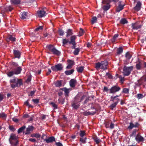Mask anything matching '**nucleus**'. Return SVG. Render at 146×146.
I'll list each match as a JSON object with an SVG mask.
<instances>
[{"label": "nucleus", "mask_w": 146, "mask_h": 146, "mask_svg": "<svg viewBox=\"0 0 146 146\" xmlns=\"http://www.w3.org/2000/svg\"><path fill=\"white\" fill-rule=\"evenodd\" d=\"M11 87L13 89L15 88L19 87L23 84L22 79H19L15 77L14 78L11 79L9 81Z\"/></svg>", "instance_id": "nucleus-1"}, {"label": "nucleus", "mask_w": 146, "mask_h": 146, "mask_svg": "<svg viewBox=\"0 0 146 146\" xmlns=\"http://www.w3.org/2000/svg\"><path fill=\"white\" fill-rule=\"evenodd\" d=\"M121 88L120 87L118 86L117 85H116L112 86L110 89L106 86H104L103 90V92H107L109 90V93L114 94L116 92L119 91Z\"/></svg>", "instance_id": "nucleus-2"}, {"label": "nucleus", "mask_w": 146, "mask_h": 146, "mask_svg": "<svg viewBox=\"0 0 146 146\" xmlns=\"http://www.w3.org/2000/svg\"><path fill=\"white\" fill-rule=\"evenodd\" d=\"M108 63L107 61L105 60L102 61L100 62H99L96 63L95 68L97 69H99L100 68L104 70H105L108 68Z\"/></svg>", "instance_id": "nucleus-3"}, {"label": "nucleus", "mask_w": 146, "mask_h": 146, "mask_svg": "<svg viewBox=\"0 0 146 146\" xmlns=\"http://www.w3.org/2000/svg\"><path fill=\"white\" fill-rule=\"evenodd\" d=\"M133 68V66L129 67L124 66L123 68L124 75L125 76H129Z\"/></svg>", "instance_id": "nucleus-4"}, {"label": "nucleus", "mask_w": 146, "mask_h": 146, "mask_svg": "<svg viewBox=\"0 0 146 146\" xmlns=\"http://www.w3.org/2000/svg\"><path fill=\"white\" fill-rule=\"evenodd\" d=\"M63 68V66L61 64H58L52 66L51 68L53 71H57L62 70Z\"/></svg>", "instance_id": "nucleus-5"}, {"label": "nucleus", "mask_w": 146, "mask_h": 146, "mask_svg": "<svg viewBox=\"0 0 146 146\" xmlns=\"http://www.w3.org/2000/svg\"><path fill=\"white\" fill-rule=\"evenodd\" d=\"M142 25L140 24L139 22H137L131 24V27L133 29L137 30L140 29Z\"/></svg>", "instance_id": "nucleus-6"}, {"label": "nucleus", "mask_w": 146, "mask_h": 146, "mask_svg": "<svg viewBox=\"0 0 146 146\" xmlns=\"http://www.w3.org/2000/svg\"><path fill=\"white\" fill-rule=\"evenodd\" d=\"M135 139L138 143L143 141L144 140V138L140 135V133H138L136 136Z\"/></svg>", "instance_id": "nucleus-7"}, {"label": "nucleus", "mask_w": 146, "mask_h": 146, "mask_svg": "<svg viewBox=\"0 0 146 146\" xmlns=\"http://www.w3.org/2000/svg\"><path fill=\"white\" fill-rule=\"evenodd\" d=\"M37 16L40 18H42L46 15V13L45 11L40 10L37 12Z\"/></svg>", "instance_id": "nucleus-8"}, {"label": "nucleus", "mask_w": 146, "mask_h": 146, "mask_svg": "<svg viewBox=\"0 0 146 146\" xmlns=\"http://www.w3.org/2000/svg\"><path fill=\"white\" fill-rule=\"evenodd\" d=\"M129 125L128 126L127 129H131L134 127H138L139 126L140 124L137 122H136L134 124L132 122H130Z\"/></svg>", "instance_id": "nucleus-9"}, {"label": "nucleus", "mask_w": 146, "mask_h": 146, "mask_svg": "<svg viewBox=\"0 0 146 146\" xmlns=\"http://www.w3.org/2000/svg\"><path fill=\"white\" fill-rule=\"evenodd\" d=\"M13 54L15 56L14 58H17L19 59L21 57V52L18 50H13Z\"/></svg>", "instance_id": "nucleus-10"}, {"label": "nucleus", "mask_w": 146, "mask_h": 146, "mask_svg": "<svg viewBox=\"0 0 146 146\" xmlns=\"http://www.w3.org/2000/svg\"><path fill=\"white\" fill-rule=\"evenodd\" d=\"M22 70L21 67L20 66H19L17 68L13 69L15 74V75H18L21 73Z\"/></svg>", "instance_id": "nucleus-11"}, {"label": "nucleus", "mask_w": 146, "mask_h": 146, "mask_svg": "<svg viewBox=\"0 0 146 146\" xmlns=\"http://www.w3.org/2000/svg\"><path fill=\"white\" fill-rule=\"evenodd\" d=\"M142 4L141 2L139 1L137 2L136 6L134 7V10L136 11H139L141 8Z\"/></svg>", "instance_id": "nucleus-12"}, {"label": "nucleus", "mask_w": 146, "mask_h": 146, "mask_svg": "<svg viewBox=\"0 0 146 146\" xmlns=\"http://www.w3.org/2000/svg\"><path fill=\"white\" fill-rule=\"evenodd\" d=\"M67 62L68 63V65L66 67L67 69H70L71 68L74 63V62L72 60H68Z\"/></svg>", "instance_id": "nucleus-13"}, {"label": "nucleus", "mask_w": 146, "mask_h": 146, "mask_svg": "<svg viewBox=\"0 0 146 146\" xmlns=\"http://www.w3.org/2000/svg\"><path fill=\"white\" fill-rule=\"evenodd\" d=\"M121 1H119V4L118 7L116 9V11L117 12H119L121 11L124 8V6L125 5H121Z\"/></svg>", "instance_id": "nucleus-14"}, {"label": "nucleus", "mask_w": 146, "mask_h": 146, "mask_svg": "<svg viewBox=\"0 0 146 146\" xmlns=\"http://www.w3.org/2000/svg\"><path fill=\"white\" fill-rule=\"evenodd\" d=\"M28 13L25 12H23L21 13L20 14V18L21 19L24 20L28 18Z\"/></svg>", "instance_id": "nucleus-15"}, {"label": "nucleus", "mask_w": 146, "mask_h": 146, "mask_svg": "<svg viewBox=\"0 0 146 146\" xmlns=\"http://www.w3.org/2000/svg\"><path fill=\"white\" fill-rule=\"evenodd\" d=\"M77 83L76 80L74 79H71L69 81L70 85L71 87H74Z\"/></svg>", "instance_id": "nucleus-16"}, {"label": "nucleus", "mask_w": 146, "mask_h": 146, "mask_svg": "<svg viewBox=\"0 0 146 146\" xmlns=\"http://www.w3.org/2000/svg\"><path fill=\"white\" fill-rule=\"evenodd\" d=\"M97 111V110L96 109V111L94 112H90V111H86L83 113V115L85 116H88L89 115H93L96 113V112Z\"/></svg>", "instance_id": "nucleus-17"}, {"label": "nucleus", "mask_w": 146, "mask_h": 146, "mask_svg": "<svg viewBox=\"0 0 146 146\" xmlns=\"http://www.w3.org/2000/svg\"><path fill=\"white\" fill-rule=\"evenodd\" d=\"M44 141H45L47 143H48L55 141V139L54 137L51 136L48 137V139H45Z\"/></svg>", "instance_id": "nucleus-18"}, {"label": "nucleus", "mask_w": 146, "mask_h": 146, "mask_svg": "<svg viewBox=\"0 0 146 146\" xmlns=\"http://www.w3.org/2000/svg\"><path fill=\"white\" fill-rule=\"evenodd\" d=\"M34 127L32 126H29L26 129V132L25 133V135H27L30 133V131H32L34 129Z\"/></svg>", "instance_id": "nucleus-19"}, {"label": "nucleus", "mask_w": 146, "mask_h": 146, "mask_svg": "<svg viewBox=\"0 0 146 146\" xmlns=\"http://www.w3.org/2000/svg\"><path fill=\"white\" fill-rule=\"evenodd\" d=\"M70 89H67L66 88H61L60 90H61L63 91H64L65 92V95L66 97L68 96L69 93V90Z\"/></svg>", "instance_id": "nucleus-20"}, {"label": "nucleus", "mask_w": 146, "mask_h": 146, "mask_svg": "<svg viewBox=\"0 0 146 146\" xmlns=\"http://www.w3.org/2000/svg\"><path fill=\"white\" fill-rule=\"evenodd\" d=\"M17 138V137L15 134H12L10 135L9 141L12 143V141L18 140Z\"/></svg>", "instance_id": "nucleus-21"}, {"label": "nucleus", "mask_w": 146, "mask_h": 146, "mask_svg": "<svg viewBox=\"0 0 146 146\" xmlns=\"http://www.w3.org/2000/svg\"><path fill=\"white\" fill-rule=\"evenodd\" d=\"M72 106L75 109H78L79 106L80 104L76 102L72 101L71 104Z\"/></svg>", "instance_id": "nucleus-22"}, {"label": "nucleus", "mask_w": 146, "mask_h": 146, "mask_svg": "<svg viewBox=\"0 0 146 146\" xmlns=\"http://www.w3.org/2000/svg\"><path fill=\"white\" fill-rule=\"evenodd\" d=\"M76 38V36L73 35L71 36L70 37V40L69 42V43L71 44L72 43L76 42L75 40Z\"/></svg>", "instance_id": "nucleus-23"}, {"label": "nucleus", "mask_w": 146, "mask_h": 146, "mask_svg": "<svg viewBox=\"0 0 146 146\" xmlns=\"http://www.w3.org/2000/svg\"><path fill=\"white\" fill-rule=\"evenodd\" d=\"M51 52H52L53 54L57 56L59 55L60 54V52L57 50L55 48H54L53 50H52V51Z\"/></svg>", "instance_id": "nucleus-24"}, {"label": "nucleus", "mask_w": 146, "mask_h": 146, "mask_svg": "<svg viewBox=\"0 0 146 146\" xmlns=\"http://www.w3.org/2000/svg\"><path fill=\"white\" fill-rule=\"evenodd\" d=\"M118 102H115V103L111 104L109 106V108L112 110H113V109L115 108L118 104Z\"/></svg>", "instance_id": "nucleus-25"}, {"label": "nucleus", "mask_w": 146, "mask_h": 146, "mask_svg": "<svg viewBox=\"0 0 146 146\" xmlns=\"http://www.w3.org/2000/svg\"><path fill=\"white\" fill-rule=\"evenodd\" d=\"M11 3L15 5H18L21 3L20 0H11Z\"/></svg>", "instance_id": "nucleus-26"}, {"label": "nucleus", "mask_w": 146, "mask_h": 146, "mask_svg": "<svg viewBox=\"0 0 146 146\" xmlns=\"http://www.w3.org/2000/svg\"><path fill=\"white\" fill-rule=\"evenodd\" d=\"M13 9V8L11 6H7L4 8L5 12L11 11Z\"/></svg>", "instance_id": "nucleus-27"}, {"label": "nucleus", "mask_w": 146, "mask_h": 146, "mask_svg": "<svg viewBox=\"0 0 146 146\" xmlns=\"http://www.w3.org/2000/svg\"><path fill=\"white\" fill-rule=\"evenodd\" d=\"M142 64L140 61H138L137 62V64L136 65V69L137 70H140L141 68Z\"/></svg>", "instance_id": "nucleus-28"}, {"label": "nucleus", "mask_w": 146, "mask_h": 146, "mask_svg": "<svg viewBox=\"0 0 146 146\" xmlns=\"http://www.w3.org/2000/svg\"><path fill=\"white\" fill-rule=\"evenodd\" d=\"M93 139L97 144H99L102 141L101 140L99 139L96 136L93 137Z\"/></svg>", "instance_id": "nucleus-29"}, {"label": "nucleus", "mask_w": 146, "mask_h": 146, "mask_svg": "<svg viewBox=\"0 0 146 146\" xmlns=\"http://www.w3.org/2000/svg\"><path fill=\"white\" fill-rule=\"evenodd\" d=\"M67 33L66 36L68 37L69 36L72 35L73 34L72 30V29H68L66 32Z\"/></svg>", "instance_id": "nucleus-30"}, {"label": "nucleus", "mask_w": 146, "mask_h": 146, "mask_svg": "<svg viewBox=\"0 0 146 146\" xmlns=\"http://www.w3.org/2000/svg\"><path fill=\"white\" fill-rule=\"evenodd\" d=\"M79 103L81 102L80 100V97L79 95L76 96L74 98V100L73 101Z\"/></svg>", "instance_id": "nucleus-31"}, {"label": "nucleus", "mask_w": 146, "mask_h": 146, "mask_svg": "<svg viewBox=\"0 0 146 146\" xmlns=\"http://www.w3.org/2000/svg\"><path fill=\"white\" fill-rule=\"evenodd\" d=\"M119 96L116 95L114 97L111 96V101H114L115 100H116V102H119L120 100L117 98V97H119Z\"/></svg>", "instance_id": "nucleus-32"}, {"label": "nucleus", "mask_w": 146, "mask_h": 146, "mask_svg": "<svg viewBox=\"0 0 146 146\" xmlns=\"http://www.w3.org/2000/svg\"><path fill=\"white\" fill-rule=\"evenodd\" d=\"M41 135L38 133L32 134L31 135V137H35L36 138H39L40 137Z\"/></svg>", "instance_id": "nucleus-33"}, {"label": "nucleus", "mask_w": 146, "mask_h": 146, "mask_svg": "<svg viewBox=\"0 0 146 146\" xmlns=\"http://www.w3.org/2000/svg\"><path fill=\"white\" fill-rule=\"evenodd\" d=\"M9 141L12 146H16L18 144L19 141L18 140L12 141V143L11 141Z\"/></svg>", "instance_id": "nucleus-34"}, {"label": "nucleus", "mask_w": 146, "mask_h": 146, "mask_svg": "<svg viewBox=\"0 0 146 146\" xmlns=\"http://www.w3.org/2000/svg\"><path fill=\"white\" fill-rule=\"evenodd\" d=\"M74 72V70L73 69L70 70H67L65 71V73L66 75H70L73 73Z\"/></svg>", "instance_id": "nucleus-35"}, {"label": "nucleus", "mask_w": 146, "mask_h": 146, "mask_svg": "<svg viewBox=\"0 0 146 146\" xmlns=\"http://www.w3.org/2000/svg\"><path fill=\"white\" fill-rule=\"evenodd\" d=\"M84 69V67L82 66H80L76 68L77 70L79 73H82Z\"/></svg>", "instance_id": "nucleus-36"}, {"label": "nucleus", "mask_w": 146, "mask_h": 146, "mask_svg": "<svg viewBox=\"0 0 146 146\" xmlns=\"http://www.w3.org/2000/svg\"><path fill=\"white\" fill-rule=\"evenodd\" d=\"M110 7V5L109 4H106V5H104L102 7L103 9L105 11L108 10Z\"/></svg>", "instance_id": "nucleus-37"}, {"label": "nucleus", "mask_w": 146, "mask_h": 146, "mask_svg": "<svg viewBox=\"0 0 146 146\" xmlns=\"http://www.w3.org/2000/svg\"><path fill=\"white\" fill-rule=\"evenodd\" d=\"M128 23V21L125 18L121 19L120 21V23L121 24L124 25Z\"/></svg>", "instance_id": "nucleus-38"}, {"label": "nucleus", "mask_w": 146, "mask_h": 146, "mask_svg": "<svg viewBox=\"0 0 146 146\" xmlns=\"http://www.w3.org/2000/svg\"><path fill=\"white\" fill-rule=\"evenodd\" d=\"M7 117V114L4 113L2 112L0 113V118H1L3 119H5Z\"/></svg>", "instance_id": "nucleus-39"}, {"label": "nucleus", "mask_w": 146, "mask_h": 146, "mask_svg": "<svg viewBox=\"0 0 146 146\" xmlns=\"http://www.w3.org/2000/svg\"><path fill=\"white\" fill-rule=\"evenodd\" d=\"M26 128V127L25 126H23L19 128L17 131V132L18 133L22 132Z\"/></svg>", "instance_id": "nucleus-40"}, {"label": "nucleus", "mask_w": 146, "mask_h": 146, "mask_svg": "<svg viewBox=\"0 0 146 146\" xmlns=\"http://www.w3.org/2000/svg\"><path fill=\"white\" fill-rule=\"evenodd\" d=\"M75 50L74 51L73 54L75 55H77L80 51V49L79 48H77L75 49Z\"/></svg>", "instance_id": "nucleus-41"}, {"label": "nucleus", "mask_w": 146, "mask_h": 146, "mask_svg": "<svg viewBox=\"0 0 146 146\" xmlns=\"http://www.w3.org/2000/svg\"><path fill=\"white\" fill-rule=\"evenodd\" d=\"M55 86L58 87L62 86V82L61 81H57L55 84Z\"/></svg>", "instance_id": "nucleus-42"}, {"label": "nucleus", "mask_w": 146, "mask_h": 146, "mask_svg": "<svg viewBox=\"0 0 146 146\" xmlns=\"http://www.w3.org/2000/svg\"><path fill=\"white\" fill-rule=\"evenodd\" d=\"M43 29V26H40L36 28L34 30L35 32L40 31V30H42Z\"/></svg>", "instance_id": "nucleus-43"}, {"label": "nucleus", "mask_w": 146, "mask_h": 146, "mask_svg": "<svg viewBox=\"0 0 146 146\" xmlns=\"http://www.w3.org/2000/svg\"><path fill=\"white\" fill-rule=\"evenodd\" d=\"M86 139L87 138L86 137H81L80 139V141L83 143H86Z\"/></svg>", "instance_id": "nucleus-44"}, {"label": "nucleus", "mask_w": 146, "mask_h": 146, "mask_svg": "<svg viewBox=\"0 0 146 146\" xmlns=\"http://www.w3.org/2000/svg\"><path fill=\"white\" fill-rule=\"evenodd\" d=\"M126 59L127 60H129L131 58V56L129 52H127L125 55Z\"/></svg>", "instance_id": "nucleus-45"}, {"label": "nucleus", "mask_w": 146, "mask_h": 146, "mask_svg": "<svg viewBox=\"0 0 146 146\" xmlns=\"http://www.w3.org/2000/svg\"><path fill=\"white\" fill-rule=\"evenodd\" d=\"M15 74L13 71H10L7 73V75L8 77H11Z\"/></svg>", "instance_id": "nucleus-46"}, {"label": "nucleus", "mask_w": 146, "mask_h": 146, "mask_svg": "<svg viewBox=\"0 0 146 146\" xmlns=\"http://www.w3.org/2000/svg\"><path fill=\"white\" fill-rule=\"evenodd\" d=\"M8 38L10 41L14 42L15 41L16 38H15L13 37L11 35H9Z\"/></svg>", "instance_id": "nucleus-47"}, {"label": "nucleus", "mask_w": 146, "mask_h": 146, "mask_svg": "<svg viewBox=\"0 0 146 146\" xmlns=\"http://www.w3.org/2000/svg\"><path fill=\"white\" fill-rule=\"evenodd\" d=\"M123 52V49L122 47H119L118 48L117 53L118 54H120Z\"/></svg>", "instance_id": "nucleus-48"}, {"label": "nucleus", "mask_w": 146, "mask_h": 146, "mask_svg": "<svg viewBox=\"0 0 146 146\" xmlns=\"http://www.w3.org/2000/svg\"><path fill=\"white\" fill-rule=\"evenodd\" d=\"M24 104L26 106H28L29 108H33V107L32 105L29 104L28 100L25 102Z\"/></svg>", "instance_id": "nucleus-49"}, {"label": "nucleus", "mask_w": 146, "mask_h": 146, "mask_svg": "<svg viewBox=\"0 0 146 146\" xmlns=\"http://www.w3.org/2000/svg\"><path fill=\"white\" fill-rule=\"evenodd\" d=\"M137 129H134L133 130L131 134L130 135V136L131 137H132L135 136L136 135V133L137 132Z\"/></svg>", "instance_id": "nucleus-50"}, {"label": "nucleus", "mask_w": 146, "mask_h": 146, "mask_svg": "<svg viewBox=\"0 0 146 146\" xmlns=\"http://www.w3.org/2000/svg\"><path fill=\"white\" fill-rule=\"evenodd\" d=\"M47 48L51 52L52 51V50L54 48V46L50 44L47 46Z\"/></svg>", "instance_id": "nucleus-51"}, {"label": "nucleus", "mask_w": 146, "mask_h": 146, "mask_svg": "<svg viewBox=\"0 0 146 146\" xmlns=\"http://www.w3.org/2000/svg\"><path fill=\"white\" fill-rule=\"evenodd\" d=\"M11 65L12 66L13 68L19 66V65L16 62H12L11 64Z\"/></svg>", "instance_id": "nucleus-52"}, {"label": "nucleus", "mask_w": 146, "mask_h": 146, "mask_svg": "<svg viewBox=\"0 0 146 146\" xmlns=\"http://www.w3.org/2000/svg\"><path fill=\"white\" fill-rule=\"evenodd\" d=\"M97 21V17H94L92 18L91 20L92 24H94Z\"/></svg>", "instance_id": "nucleus-53"}, {"label": "nucleus", "mask_w": 146, "mask_h": 146, "mask_svg": "<svg viewBox=\"0 0 146 146\" xmlns=\"http://www.w3.org/2000/svg\"><path fill=\"white\" fill-rule=\"evenodd\" d=\"M84 33V31L83 29H82L80 28V31L79 32V34L78 36H82Z\"/></svg>", "instance_id": "nucleus-54"}, {"label": "nucleus", "mask_w": 146, "mask_h": 146, "mask_svg": "<svg viewBox=\"0 0 146 146\" xmlns=\"http://www.w3.org/2000/svg\"><path fill=\"white\" fill-rule=\"evenodd\" d=\"M111 1L112 0H104L102 1V3L103 4H109Z\"/></svg>", "instance_id": "nucleus-55"}, {"label": "nucleus", "mask_w": 146, "mask_h": 146, "mask_svg": "<svg viewBox=\"0 0 146 146\" xmlns=\"http://www.w3.org/2000/svg\"><path fill=\"white\" fill-rule=\"evenodd\" d=\"M129 89L127 88H124L123 89L122 92L125 94H129Z\"/></svg>", "instance_id": "nucleus-56"}, {"label": "nucleus", "mask_w": 146, "mask_h": 146, "mask_svg": "<svg viewBox=\"0 0 146 146\" xmlns=\"http://www.w3.org/2000/svg\"><path fill=\"white\" fill-rule=\"evenodd\" d=\"M85 135V132L84 131H80V135L81 137H83Z\"/></svg>", "instance_id": "nucleus-57"}, {"label": "nucleus", "mask_w": 146, "mask_h": 146, "mask_svg": "<svg viewBox=\"0 0 146 146\" xmlns=\"http://www.w3.org/2000/svg\"><path fill=\"white\" fill-rule=\"evenodd\" d=\"M106 76L110 79H112L113 78V76L111 74L109 73H106Z\"/></svg>", "instance_id": "nucleus-58"}, {"label": "nucleus", "mask_w": 146, "mask_h": 146, "mask_svg": "<svg viewBox=\"0 0 146 146\" xmlns=\"http://www.w3.org/2000/svg\"><path fill=\"white\" fill-rule=\"evenodd\" d=\"M50 104L52 105V106L55 109H57L58 108L57 105L55 103L53 102H51L50 103Z\"/></svg>", "instance_id": "nucleus-59"}, {"label": "nucleus", "mask_w": 146, "mask_h": 146, "mask_svg": "<svg viewBox=\"0 0 146 146\" xmlns=\"http://www.w3.org/2000/svg\"><path fill=\"white\" fill-rule=\"evenodd\" d=\"M62 40L63 45L65 44L68 43H69V42L68 39H63Z\"/></svg>", "instance_id": "nucleus-60"}, {"label": "nucleus", "mask_w": 146, "mask_h": 146, "mask_svg": "<svg viewBox=\"0 0 146 146\" xmlns=\"http://www.w3.org/2000/svg\"><path fill=\"white\" fill-rule=\"evenodd\" d=\"M137 96V98L139 99L142 98L143 97V94H138Z\"/></svg>", "instance_id": "nucleus-61"}, {"label": "nucleus", "mask_w": 146, "mask_h": 146, "mask_svg": "<svg viewBox=\"0 0 146 146\" xmlns=\"http://www.w3.org/2000/svg\"><path fill=\"white\" fill-rule=\"evenodd\" d=\"M58 32L60 36H62L64 34V31L62 29H59L58 31Z\"/></svg>", "instance_id": "nucleus-62"}, {"label": "nucleus", "mask_w": 146, "mask_h": 146, "mask_svg": "<svg viewBox=\"0 0 146 146\" xmlns=\"http://www.w3.org/2000/svg\"><path fill=\"white\" fill-rule=\"evenodd\" d=\"M32 101L35 104H37L39 102V99H33L32 100Z\"/></svg>", "instance_id": "nucleus-63"}, {"label": "nucleus", "mask_w": 146, "mask_h": 146, "mask_svg": "<svg viewBox=\"0 0 146 146\" xmlns=\"http://www.w3.org/2000/svg\"><path fill=\"white\" fill-rule=\"evenodd\" d=\"M58 101L59 103H61L62 104H63L65 102V100L64 99L63 100H61L60 99H59L58 100Z\"/></svg>", "instance_id": "nucleus-64"}]
</instances>
